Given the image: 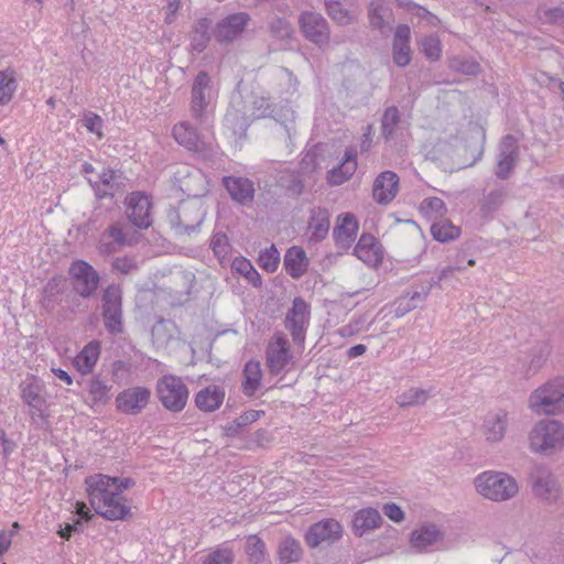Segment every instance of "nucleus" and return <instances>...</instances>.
I'll return each mask as SVG.
<instances>
[{"label":"nucleus","mask_w":564,"mask_h":564,"mask_svg":"<svg viewBox=\"0 0 564 564\" xmlns=\"http://www.w3.org/2000/svg\"><path fill=\"white\" fill-rule=\"evenodd\" d=\"M529 442L532 452L551 455L564 445V424L557 420H541L530 432Z\"/></svg>","instance_id":"1"},{"label":"nucleus","mask_w":564,"mask_h":564,"mask_svg":"<svg viewBox=\"0 0 564 564\" xmlns=\"http://www.w3.org/2000/svg\"><path fill=\"white\" fill-rule=\"evenodd\" d=\"M166 218L178 236L196 231L205 218L203 204L198 199L181 200L167 210Z\"/></svg>","instance_id":"2"},{"label":"nucleus","mask_w":564,"mask_h":564,"mask_svg":"<svg viewBox=\"0 0 564 564\" xmlns=\"http://www.w3.org/2000/svg\"><path fill=\"white\" fill-rule=\"evenodd\" d=\"M477 491L492 501H505L518 494L519 487L513 477L501 471H484L475 478Z\"/></svg>","instance_id":"3"},{"label":"nucleus","mask_w":564,"mask_h":564,"mask_svg":"<svg viewBox=\"0 0 564 564\" xmlns=\"http://www.w3.org/2000/svg\"><path fill=\"white\" fill-rule=\"evenodd\" d=\"M529 405L536 413L564 412V378L557 377L534 390L530 395Z\"/></svg>","instance_id":"4"},{"label":"nucleus","mask_w":564,"mask_h":564,"mask_svg":"<svg viewBox=\"0 0 564 564\" xmlns=\"http://www.w3.org/2000/svg\"><path fill=\"white\" fill-rule=\"evenodd\" d=\"M155 392L162 406L172 412H182L188 401L189 390L181 377L164 375L158 379Z\"/></svg>","instance_id":"5"},{"label":"nucleus","mask_w":564,"mask_h":564,"mask_svg":"<svg viewBox=\"0 0 564 564\" xmlns=\"http://www.w3.org/2000/svg\"><path fill=\"white\" fill-rule=\"evenodd\" d=\"M73 291L83 299L93 297L99 286V273L84 260L73 261L68 269Z\"/></svg>","instance_id":"6"},{"label":"nucleus","mask_w":564,"mask_h":564,"mask_svg":"<svg viewBox=\"0 0 564 564\" xmlns=\"http://www.w3.org/2000/svg\"><path fill=\"white\" fill-rule=\"evenodd\" d=\"M532 492L538 498L554 503L560 497V485L552 470L543 464H534L529 473Z\"/></svg>","instance_id":"7"},{"label":"nucleus","mask_w":564,"mask_h":564,"mask_svg":"<svg viewBox=\"0 0 564 564\" xmlns=\"http://www.w3.org/2000/svg\"><path fill=\"white\" fill-rule=\"evenodd\" d=\"M212 78L205 70L197 73L192 85L191 112L200 124L208 122L207 107L212 101Z\"/></svg>","instance_id":"8"},{"label":"nucleus","mask_w":564,"mask_h":564,"mask_svg":"<svg viewBox=\"0 0 564 564\" xmlns=\"http://www.w3.org/2000/svg\"><path fill=\"white\" fill-rule=\"evenodd\" d=\"M101 301L105 328L112 335L121 334L123 332L121 289L115 284L107 286Z\"/></svg>","instance_id":"9"},{"label":"nucleus","mask_w":564,"mask_h":564,"mask_svg":"<svg viewBox=\"0 0 564 564\" xmlns=\"http://www.w3.org/2000/svg\"><path fill=\"white\" fill-rule=\"evenodd\" d=\"M152 392L145 386H134L118 393L116 410L124 415H139L149 405Z\"/></svg>","instance_id":"10"},{"label":"nucleus","mask_w":564,"mask_h":564,"mask_svg":"<svg viewBox=\"0 0 564 564\" xmlns=\"http://www.w3.org/2000/svg\"><path fill=\"white\" fill-rule=\"evenodd\" d=\"M300 30L304 37L322 47L327 45L330 39V31L327 20L319 13L305 11L299 18Z\"/></svg>","instance_id":"11"},{"label":"nucleus","mask_w":564,"mask_h":564,"mask_svg":"<svg viewBox=\"0 0 564 564\" xmlns=\"http://www.w3.org/2000/svg\"><path fill=\"white\" fill-rule=\"evenodd\" d=\"M251 17L247 12H236L221 19L213 30L219 44H229L238 40L245 32Z\"/></svg>","instance_id":"12"},{"label":"nucleus","mask_w":564,"mask_h":564,"mask_svg":"<svg viewBox=\"0 0 564 564\" xmlns=\"http://www.w3.org/2000/svg\"><path fill=\"white\" fill-rule=\"evenodd\" d=\"M310 313V305L300 296L293 300L292 307L286 313L285 328L296 344H303L305 340Z\"/></svg>","instance_id":"13"},{"label":"nucleus","mask_w":564,"mask_h":564,"mask_svg":"<svg viewBox=\"0 0 564 564\" xmlns=\"http://www.w3.org/2000/svg\"><path fill=\"white\" fill-rule=\"evenodd\" d=\"M127 217L138 229H148L152 225V203L148 195L133 192L126 198Z\"/></svg>","instance_id":"14"},{"label":"nucleus","mask_w":564,"mask_h":564,"mask_svg":"<svg viewBox=\"0 0 564 564\" xmlns=\"http://www.w3.org/2000/svg\"><path fill=\"white\" fill-rule=\"evenodd\" d=\"M518 140L512 134L505 135L499 143V154L495 175L499 180H508L519 161Z\"/></svg>","instance_id":"15"},{"label":"nucleus","mask_w":564,"mask_h":564,"mask_svg":"<svg viewBox=\"0 0 564 564\" xmlns=\"http://www.w3.org/2000/svg\"><path fill=\"white\" fill-rule=\"evenodd\" d=\"M267 366L272 375H279L292 360L290 344L282 333L270 339L265 352Z\"/></svg>","instance_id":"16"},{"label":"nucleus","mask_w":564,"mask_h":564,"mask_svg":"<svg viewBox=\"0 0 564 564\" xmlns=\"http://www.w3.org/2000/svg\"><path fill=\"white\" fill-rule=\"evenodd\" d=\"M343 534L341 524L335 519H325L310 527L305 534V541L312 549L322 543L332 544L339 540Z\"/></svg>","instance_id":"17"},{"label":"nucleus","mask_w":564,"mask_h":564,"mask_svg":"<svg viewBox=\"0 0 564 564\" xmlns=\"http://www.w3.org/2000/svg\"><path fill=\"white\" fill-rule=\"evenodd\" d=\"M85 485L93 508L105 509V500L109 497H113L115 491H118V489L113 487V482H111V477L102 474L86 477Z\"/></svg>","instance_id":"18"},{"label":"nucleus","mask_w":564,"mask_h":564,"mask_svg":"<svg viewBox=\"0 0 564 564\" xmlns=\"http://www.w3.org/2000/svg\"><path fill=\"white\" fill-rule=\"evenodd\" d=\"M508 424V412L499 409L486 414L480 431L487 442L498 443L503 440Z\"/></svg>","instance_id":"19"},{"label":"nucleus","mask_w":564,"mask_h":564,"mask_svg":"<svg viewBox=\"0 0 564 564\" xmlns=\"http://www.w3.org/2000/svg\"><path fill=\"white\" fill-rule=\"evenodd\" d=\"M399 189V176L392 171L381 172L375 180L372 186L373 199L381 205L392 202Z\"/></svg>","instance_id":"20"},{"label":"nucleus","mask_w":564,"mask_h":564,"mask_svg":"<svg viewBox=\"0 0 564 564\" xmlns=\"http://www.w3.org/2000/svg\"><path fill=\"white\" fill-rule=\"evenodd\" d=\"M223 184L232 200L240 205H248L253 202L254 187L251 180L230 175L223 178Z\"/></svg>","instance_id":"21"},{"label":"nucleus","mask_w":564,"mask_h":564,"mask_svg":"<svg viewBox=\"0 0 564 564\" xmlns=\"http://www.w3.org/2000/svg\"><path fill=\"white\" fill-rule=\"evenodd\" d=\"M358 228L359 226L355 215L350 213L341 214L333 230L336 245L343 249L349 248L356 240Z\"/></svg>","instance_id":"22"},{"label":"nucleus","mask_w":564,"mask_h":564,"mask_svg":"<svg viewBox=\"0 0 564 564\" xmlns=\"http://www.w3.org/2000/svg\"><path fill=\"white\" fill-rule=\"evenodd\" d=\"M410 39V26L408 24H399L393 35L392 57L393 62L400 67H405L411 62Z\"/></svg>","instance_id":"23"},{"label":"nucleus","mask_w":564,"mask_h":564,"mask_svg":"<svg viewBox=\"0 0 564 564\" xmlns=\"http://www.w3.org/2000/svg\"><path fill=\"white\" fill-rule=\"evenodd\" d=\"M66 291L67 282L65 278L54 276L50 279L42 290L41 307L47 313H52L62 303V296Z\"/></svg>","instance_id":"24"},{"label":"nucleus","mask_w":564,"mask_h":564,"mask_svg":"<svg viewBox=\"0 0 564 564\" xmlns=\"http://www.w3.org/2000/svg\"><path fill=\"white\" fill-rule=\"evenodd\" d=\"M97 514L109 521L126 520L130 517V506L127 499L120 492H116L113 497H109L105 500V509L93 508Z\"/></svg>","instance_id":"25"},{"label":"nucleus","mask_w":564,"mask_h":564,"mask_svg":"<svg viewBox=\"0 0 564 564\" xmlns=\"http://www.w3.org/2000/svg\"><path fill=\"white\" fill-rule=\"evenodd\" d=\"M223 387L210 384L195 394V405L202 412H214L220 408L225 399Z\"/></svg>","instance_id":"26"},{"label":"nucleus","mask_w":564,"mask_h":564,"mask_svg":"<svg viewBox=\"0 0 564 564\" xmlns=\"http://www.w3.org/2000/svg\"><path fill=\"white\" fill-rule=\"evenodd\" d=\"M357 170V152L355 149L345 151L344 160L327 173V181L332 185H340L348 181Z\"/></svg>","instance_id":"27"},{"label":"nucleus","mask_w":564,"mask_h":564,"mask_svg":"<svg viewBox=\"0 0 564 564\" xmlns=\"http://www.w3.org/2000/svg\"><path fill=\"white\" fill-rule=\"evenodd\" d=\"M283 264L293 279H300L307 270L308 259L301 247L293 246L285 252Z\"/></svg>","instance_id":"28"},{"label":"nucleus","mask_w":564,"mask_h":564,"mask_svg":"<svg viewBox=\"0 0 564 564\" xmlns=\"http://www.w3.org/2000/svg\"><path fill=\"white\" fill-rule=\"evenodd\" d=\"M21 399L34 410L41 411L45 404V399L41 395L43 391L42 382L35 377L26 378L20 384Z\"/></svg>","instance_id":"29"},{"label":"nucleus","mask_w":564,"mask_h":564,"mask_svg":"<svg viewBox=\"0 0 564 564\" xmlns=\"http://www.w3.org/2000/svg\"><path fill=\"white\" fill-rule=\"evenodd\" d=\"M382 517L377 509L365 508L355 513L352 519V531L356 535L362 536L365 533L380 527Z\"/></svg>","instance_id":"30"},{"label":"nucleus","mask_w":564,"mask_h":564,"mask_svg":"<svg viewBox=\"0 0 564 564\" xmlns=\"http://www.w3.org/2000/svg\"><path fill=\"white\" fill-rule=\"evenodd\" d=\"M368 19L371 28L384 33L391 29L390 24L393 21V13L391 8L382 1H372L368 8Z\"/></svg>","instance_id":"31"},{"label":"nucleus","mask_w":564,"mask_h":564,"mask_svg":"<svg viewBox=\"0 0 564 564\" xmlns=\"http://www.w3.org/2000/svg\"><path fill=\"white\" fill-rule=\"evenodd\" d=\"M126 245H128V240L122 228L115 224L109 226L101 235L99 251L102 254H111L119 251Z\"/></svg>","instance_id":"32"},{"label":"nucleus","mask_w":564,"mask_h":564,"mask_svg":"<svg viewBox=\"0 0 564 564\" xmlns=\"http://www.w3.org/2000/svg\"><path fill=\"white\" fill-rule=\"evenodd\" d=\"M443 539L442 532L436 525H423L411 534V545L417 551H425Z\"/></svg>","instance_id":"33"},{"label":"nucleus","mask_w":564,"mask_h":564,"mask_svg":"<svg viewBox=\"0 0 564 564\" xmlns=\"http://www.w3.org/2000/svg\"><path fill=\"white\" fill-rule=\"evenodd\" d=\"M112 383L100 375L94 376L87 381V391L93 404H106L110 400Z\"/></svg>","instance_id":"34"},{"label":"nucleus","mask_w":564,"mask_h":564,"mask_svg":"<svg viewBox=\"0 0 564 564\" xmlns=\"http://www.w3.org/2000/svg\"><path fill=\"white\" fill-rule=\"evenodd\" d=\"M308 229L312 230L311 241L319 242L326 238L329 231V213L326 208L318 207L312 210Z\"/></svg>","instance_id":"35"},{"label":"nucleus","mask_w":564,"mask_h":564,"mask_svg":"<svg viewBox=\"0 0 564 564\" xmlns=\"http://www.w3.org/2000/svg\"><path fill=\"white\" fill-rule=\"evenodd\" d=\"M99 355H100L99 341H96V340L90 341L75 357L74 366L83 375L90 373L99 358Z\"/></svg>","instance_id":"36"},{"label":"nucleus","mask_w":564,"mask_h":564,"mask_svg":"<svg viewBox=\"0 0 564 564\" xmlns=\"http://www.w3.org/2000/svg\"><path fill=\"white\" fill-rule=\"evenodd\" d=\"M210 25L212 21L208 18L198 19L189 33L191 47L193 51L202 53L206 50L210 41Z\"/></svg>","instance_id":"37"},{"label":"nucleus","mask_w":564,"mask_h":564,"mask_svg":"<svg viewBox=\"0 0 564 564\" xmlns=\"http://www.w3.org/2000/svg\"><path fill=\"white\" fill-rule=\"evenodd\" d=\"M173 137L175 141L185 147L191 151H199L200 150V141L199 135L196 129L191 126L188 122H180L173 128Z\"/></svg>","instance_id":"38"},{"label":"nucleus","mask_w":564,"mask_h":564,"mask_svg":"<svg viewBox=\"0 0 564 564\" xmlns=\"http://www.w3.org/2000/svg\"><path fill=\"white\" fill-rule=\"evenodd\" d=\"M278 555L281 564L299 562L303 555L300 541L290 535L283 538L278 545Z\"/></svg>","instance_id":"39"},{"label":"nucleus","mask_w":564,"mask_h":564,"mask_svg":"<svg viewBox=\"0 0 564 564\" xmlns=\"http://www.w3.org/2000/svg\"><path fill=\"white\" fill-rule=\"evenodd\" d=\"M508 196V189L505 185L491 189L479 202L480 212L485 216L494 215L505 203Z\"/></svg>","instance_id":"40"},{"label":"nucleus","mask_w":564,"mask_h":564,"mask_svg":"<svg viewBox=\"0 0 564 564\" xmlns=\"http://www.w3.org/2000/svg\"><path fill=\"white\" fill-rule=\"evenodd\" d=\"M328 15L338 24L347 25L355 21V12L347 0H324Z\"/></svg>","instance_id":"41"},{"label":"nucleus","mask_w":564,"mask_h":564,"mask_svg":"<svg viewBox=\"0 0 564 564\" xmlns=\"http://www.w3.org/2000/svg\"><path fill=\"white\" fill-rule=\"evenodd\" d=\"M242 391L247 397H252L259 389L262 379V370L259 361L250 360L243 368Z\"/></svg>","instance_id":"42"},{"label":"nucleus","mask_w":564,"mask_h":564,"mask_svg":"<svg viewBox=\"0 0 564 564\" xmlns=\"http://www.w3.org/2000/svg\"><path fill=\"white\" fill-rule=\"evenodd\" d=\"M354 252L364 262L371 263L379 261L376 238L370 234H364L359 238Z\"/></svg>","instance_id":"43"},{"label":"nucleus","mask_w":564,"mask_h":564,"mask_svg":"<svg viewBox=\"0 0 564 564\" xmlns=\"http://www.w3.org/2000/svg\"><path fill=\"white\" fill-rule=\"evenodd\" d=\"M433 238L440 242H448L459 237L460 228L454 226L448 219L442 218L434 221L431 226Z\"/></svg>","instance_id":"44"},{"label":"nucleus","mask_w":564,"mask_h":564,"mask_svg":"<svg viewBox=\"0 0 564 564\" xmlns=\"http://www.w3.org/2000/svg\"><path fill=\"white\" fill-rule=\"evenodd\" d=\"M401 121L400 111L395 106L388 107L381 118V134L386 141L394 138L398 124Z\"/></svg>","instance_id":"45"},{"label":"nucleus","mask_w":564,"mask_h":564,"mask_svg":"<svg viewBox=\"0 0 564 564\" xmlns=\"http://www.w3.org/2000/svg\"><path fill=\"white\" fill-rule=\"evenodd\" d=\"M18 84L12 69L0 70V106L9 104Z\"/></svg>","instance_id":"46"},{"label":"nucleus","mask_w":564,"mask_h":564,"mask_svg":"<svg viewBox=\"0 0 564 564\" xmlns=\"http://www.w3.org/2000/svg\"><path fill=\"white\" fill-rule=\"evenodd\" d=\"M429 398L430 390L411 388L398 397L397 403L400 408L416 406L424 404Z\"/></svg>","instance_id":"47"},{"label":"nucleus","mask_w":564,"mask_h":564,"mask_svg":"<svg viewBox=\"0 0 564 564\" xmlns=\"http://www.w3.org/2000/svg\"><path fill=\"white\" fill-rule=\"evenodd\" d=\"M232 270L243 275L253 286H261L262 280L252 263L246 258H236L231 264Z\"/></svg>","instance_id":"48"},{"label":"nucleus","mask_w":564,"mask_h":564,"mask_svg":"<svg viewBox=\"0 0 564 564\" xmlns=\"http://www.w3.org/2000/svg\"><path fill=\"white\" fill-rule=\"evenodd\" d=\"M448 67L457 73L467 76H475L480 70V65L473 58L464 56H454L448 61Z\"/></svg>","instance_id":"49"},{"label":"nucleus","mask_w":564,"mask_h":564,"mask_svg":"<svg viewBox=\"0 0 564 564\" xmlns=\"http://www.w3.org/2000/svg\"><path fill=\"white\" fill-rule=\"evenodd\" d=\"M420 212L429 218H443L447 212V208L443 199L438 197H429L423 199L421 203Z\"/></svg>","instance_id":"50"},{"label":"nucleus","mask_w":564,"mask_h":564,"mask_svg":"<svg viewBox=\"0 0 564 564\" xmlns=\"http://www.w3.org/2000/svg\"><path fill=\"white\" fill-rule=\"evenodd\" d=\"M246 552L252 564H260L265 556V544L257 535H250L246 542Z\"/></svg>","instance_id":"51"},{"label":"nucleus","mask_w":564,"mask_h":564,"mask_svg":"<svg viewBox=\"0 0 564 564\" xmlns=\"http://www.w3.org/2000/svg\"><path fill=\"white\" fill-rule=\"evenodd\" d=\"M259 265L269 273L274 272L280 263V252L272 245L270 248L260 252L258 259Z\"/></svg>","instance_id":"52"},{"label":"nucleus","mask_w":564,"mask_h":564,"mask_svg":"<svg viewBox=\"0 0 564 564\" xmlns=\"http://www.w3.org/2000/svg\"><path fill=\"white\" fill-rule=\"evenodd\" d=\"M235 555L231 549L219 546L207 554L202 564H232Z\"/></svg>","instance_id":"53"},{"label":"nucleus","mask_w":564,"mask_h":564,"mask_svg":"<svg viewBox=\"0 0 564 564\" xmlns=\"http://www.w3.org/2000/svg\"><path fill=\"white\" fill-rule=\"evenodd\" d=\"M270 34L279 40L290 39L293 34V28L289 21L282 18H274L269 23Z\"/></svg>","instance_id":"54"},{"label":"nucleus","mask_w":564,"mask_h":564,"mask_svg":"<svg viewBox=\"0 0 564 564\" xmlns=\"http://www.w3.org/2000/svg\"><path fill=\"white\" fill-rule=\"evenodd\" d=\"M260 416L259 411L250 410L241 414L238 419H236L232 423H230L226 427V433L228 436H235L239 433V430L248 424L256 422Z\"/></svg>","instance_id":"55"},{"label":"nucleus","mask_w":564,"mask_h":564,"mask_svg":"<svg viewBox=\"0 0 564 564\" xmlns=\"http://www.w3.org/2000/svg\"><path fill=\"white\" fill-rule=\"evenodd\" d=\"M210 248L218 259H225L231 249L228 237L224 232H216L210 239Z\"/></svg>","instance_id":"56"},{"label":"nucleus","mask_w":564,"mask_h":564,"mask_svg":"<svg viewBox=\"0 0 564 564\" xmlns=\"http://www.w3.org/2000/svg\"><path fill=\"white\" fill-rule=\"evenodd\" d=\"M422 52L430 61H438L441 57V41L435 35L425 36L422 41Z\"/></svg>","instance_id":"57"},{"label":"nucleus","mask_w":564,"mask_h":564,"mask_svg":"<svg viewBox=\"0 0 564 564\" xmlns=\"http://www.w3.org/2000/svg\"><path fill=\"white\" fill-rule=\"evenodd\" d=\"M284 183L283 186L290 196L297 197L304 191L303 180L295 173L281 178Z\"/></svg>","instance_id":"58"},{"label":"nucleus","mask_w":564,"mask_h":564,"mask_svg":"<svg viewBox=\"0 0 564 564\" xmlns=\"http://www.w3.org/2000/svg\"><path fill=\"white\" fill-rule=\"evenodd\" d=\"M252 105L257 118H275L274 108L268 98L256 97Z\"/></svg>","instance_id":"59"},{"label":"nucleus","mask_w":564,"mask_h":564,"mask_svg":"<svg viewBox=\"0 0 564 564\" xmlns=\"http://www.w3.org/2000/svg\"><path fill=\"white\" fill-rule=\"evenodd\" d=\"M112 269L122 274H130L138 270V263L134 258L127 256L118 257L112 262Z\"/></svg>","instance_id":"60"},{"label":"nucleus","mask_w":564,"mask_h":564,"mask_svg":"<svg viewBox=\"0 0 564 564\" xmlns=\"http://www.w3.org/2000/svg\"><path fill=\"white\" fill-rule=\"evenodd\" d=\"M543 20L546 23L563 26L564 25V8L555 7L543 10Z\"/></svg>","instance_id":"61"},{"label":"nucleus","mask_w":564,"mask_h":564,"mask_svg":"<svg viewBox=\"0 0 564 564\" xmlns=\"http://www.w3.org/2000/svg\"><path fill=\"white\" fill-rule=\"evenodd\" d=\"M84 127L91 133L97 134L99 138L102 135L101 133V127H102V119L94 113L88 112L84 116Z\"/></svg>","instance_id":"62"},{"label":"nucleus","mask_w":564,"mask_h":564,"mask_svg":"<svg viewBox=\"0 0 564 564\" xmlns=\"http://www.w3.org/2000/svg\"><path fill=\"white\" fill-rule=\"evenodd\" d=\"M394 315L397 317H402L406 313L411 312L412 310L417 307V303H411V300H409V294H403L399 296L394 302Z\"/></svg>","instance_id":"63"},{"label":"nucleus","mask_w":564,"mask_h":564,"mask_svg":"<svg viewBox=\"0 0 564 564\" xmlns=\"http://www.w3.org/2000/svg\"><path fill=\"white\" fill-rule=\"evenodd\" d=\"M383 513L392 521L394 522H401L404 519V512L402 509L393 503H386L382 508Z\"/></svg>","instance_id":"64"}]
</instances>
